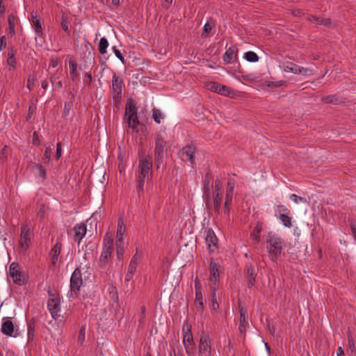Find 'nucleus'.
Returning a JSON list of instances; mask_svg holds the SVG:
<instances>
[{"instance_id": "obj_1", "label": "nucleus", "mask_w": 356, "mask_h": 356, "mask_svg": "<svg viewBox=\"0 0 356 356\" xmlns=\"http://www.w3.org/2000/svg\"><path fill=\"white\" fill-rule=\"evenodd\" d=\"M269 257L272 261H275L281 254L284 241L277 234L268 233L266 239Z\"/></svg>"}, {"instance_id": "obj_2", "label": "nucleus", "mask_w": 356, "mask_h": 356, "mask_svg": "<svg viewBox=\"0 0 356 356\" xmlns=\"http://www.w3.org/2000/svg\"><path fill=\"white\" fill-rule=\"evenodd\" d=\"M154 163L157 168L163 163L164 154L167 153L166 142L163 138L158 134L154 138Z\"/></svg>"}, {"instance_id": "obj_3", "label": "nucleus", "mask_w": 356, "mask_h": 356, "mask_svg": "<svg viewBox=\"0 0 356 356\" xmlns=\"http://www.w3.org/2000/svg\"><path fill=\"white\" fill-rule=\"evenodd\" d=\"M48 295L49 299L47 302V307L52 318L56 320L60 316L58 312H60V299L59 296L53 293L51 291H48Z\"/></svg>"}, {"instance_id": "obj_4", "label": "nucleus", "mask_w": 356, "mask_h": 356, "mask_svg": "<svg viewBox=\"0 0 356 356\" xmlns=\"http://www.w3.org/2000/svg\"><path fill=\"white\" fill-rule=\"evenodd\" d=\"M83 284L82 275L80 268H76L70 278V296L74 297V293L76 295L79 293L81 286Z\"/></svg>"}, {"instance_id": "obj_5", "label": "nucleus", "mask_w": 356, "mask_h": 356, "mask_svg": "<svg viewBox=\"0 0 356 356\" xmlns=\"http://www.w3.org/2000/svg\"><path fill=\"white\" fill-rule=\"evenodd\" d=\"M199 356H211V344L209 336L204 332H202L200 339Z\"/></svg>"}, {"instance_id": "obj_6", "label": "nucleus", "mask_w": 356, "mask_h": 356, "mask_svg": "<svg viewBox=\"0 0 356 356\" xmlns=\"http://www.w3.org/2000/svg\"><path fill=\"white\" fill-rule=\"evenodd\" d=\"M152 168V159L151 156H143L139 159L138 177L145 178Z\"/></svg>"}, {"instance_id": "obj_7", "label": "nucleus", "mask_w": 356, "mask_h": 356, "mask_svg": "<svg viewBox=\"0 0 356 356\" xmlns=\"http://www.w3.org/2000/svg\"><path fill=\"white\" fill-rule=\"evenodd\" d=\"M10 275L12 277L14 283L19 286L26 284V280L19 269L18 264L13 263L9 268Z\"/></svg>"}, {"instance_id": "obj_8", "label": "nucleus", "mask_w": 356, "mask_h": 356, "mask_svg": "<svg viewBox=\"0 0 356 356\" xmlns=\"http://www.w3.org/2000/svg\"><path fill=\"white\" fill-rule=\"evenodd\" d=\"M123 86V79L114 73L112 78V90L114 99L121 98Z\"/></svg>"}, {"instance_id": "obj_9", "label": "nucleus", "mask_w": 356, "mask_h": 356, "mask_svg": "<svg viewBox=\"0 0 356 356\" xmlns=\"http://www.w3.org/2000/svg\"><path fill=\"white\" fill-rule=\"evenodd\" d=\"M246 275L245 276L247 281V286L252 289L255 283L257 276L258 268H255L252 264H248L245 266Z\"/></svg>"}, {"instance_id": "obj_10", "label": "nucleus", "mask_w": 356, "mask_h": 356, "mask_svg": "<svg viewBox=\"0 0 356 356\" xmlns=\"http://www.w3.org/2000/svg\"><path fill=\"white\" fill-rule=\"evenodd\" d=\"M195 150V147L193 145H188L184 147L179 152L181 159L193 163Z\"/></svg>"}, {"instance_id": "obj_11", "label": "nucleus", "mask_w": 356, "mask_h": 356, "mask_svg": "<svg viewBox=\"0 0 356 356\" xmlns=\"http://www.w3.org/2000/svg\"><path fill=\"white\" fill-rule=\"evenodd\" d=\"M140 259V255H139L138 254V251H136V254L133 256L131 260V262L128 268V271L125 275L126 282H129L133 278Z\"/></svg>"}, {"instance_id": "obj_12", "label": "nucleus", "mask_w": 356, "mask_h": 356, "mask_svg": "<svg viewBox=\"0 0 356 356\" xmlns=\"http://www.w3.org/2000/svg\"><path fill=\"white\" fill-rule=\"evenodd\" d=\"M112 248L111 245H103L102 252L99 261V266L104 268L108 264L111 257Z\"/></svg>"}, {"instance_id": "obj_13", "label": "nucleus", "mask_w": 356, "mask_h": 356, "mask_svg": "<svg viewBox=\"0 0 356 356\" xmlns=\"http://www.w3.org/2000/svg\"><path fill=\"white\" fill-rule=\"evenodd\" d=\"M207 86L210 90L220 95L228 96L230 94L231 89L226 86L220 85L216 82H209Z\"/></svg>"}, {"instance_id": "obj_14", "label": "nucleus", "mask_w": 356, "mask_h": 356, "mask_svg": "<svg viewBox=\"0 0 356 356\" xmlns=\"http://www.w3.org/2000/svg\"><path fill=\"white\" fill-rule=\"evenodd\" d=\"M1 331L3 334L6 336L16 337V334L13 335V333L15 332L14 324L9 318H3V322L1 325Z\"/></svg>"}, {"instance_id": "obj_15", "label": "nucleus", "mask_w": 356, "mask_h": 356, "mask_svg": "<svg viewBox=\"0 0 356 356\" xmlns=\"http://www.w3.org/2000/svg\"><path fill=\"white\" fill-rule=\"evenodd\" d=\"M31 231V227L28 224L23 225L21 227V234H20V244L22 246L28 247L29 243L31 241V238L29 237V234Z\"/></svg>"}, {"instance_id": "obj_16", "label": "nucleus", "mask_w": 356, "mask_h": 356, "mask_svg": "<svg viewBox=\"0 0 356 356\" xmlns=\"http://www.w3.org/2000/svg\"><path fill=\"white\" fill-rule=\"evenodd\" d=\"M213 186L212 175L210 172H207L204 179V197L206 198L207 204L209 203L210 188Z\"/></svg>"}, {"instance_id": "obj_17", "label": "nucleus", "mask_w": 356, "mask_h": 356, "mask_svg": "<svg viewBox=\"0 0 356 356\" xmlns=\"http://www.w3.org/2000/svg\"><path fill=\"white\" fill-rule=\"evenodd\" d=\"M63 244L60 241H57L49 252V257L51 259V264L55 266L58 261V257L61 252Z\"/></svg>"}, {"instance_id": "obj_18", "label": "nucleus", "mask_w": 356, "mask_h": 356, "mask_svg": "<svg viewBox=\"0 0 356 356\" xmlns=\"http://www.w3.org/2000/svg\"><path fill=\"white\" fill-rule=\"evenodd\" d=\"M126 230L124 220L122 215L120 216L118 220V227L116 232V241L115 242L122 243L123 241V235Z\"/></svg>"}, {"instance_id": "obj_19", "label": "nucleus", "mask_w": 356, "mask_h": 356, "mask_svg": "<svg viewBox=\"0 0 356 356\" xmlns=\"http://www.w3.org/2000/svg\"><path fill=\"white\" fill-rule=\"evenodd\" d=\"M238 54V49L236 45L229 47L225 51L223 56V60L226 63H232L236 58Z\"/></svg>"}, {"instance_id": "obj_20", "label": "nucleus", "mask_w": 356, "mask_h": 356, "mask_svg": "<svg viewBox=\"0 0 356 356\" xmlns=\"http://www.w3.org/2000/svg\"><path fill=\"white\" fill-rule=\"evenodd\" d=\"M308 21L310 22L311 23L323 25L328 28L332 27L334 26L332 21L330 18H323L315 15H311L310 17H309Z\"/></svg>"}, {"instance_id": "obj_21", "label": "nucleus", "mask_w": 356, "mask_h": 356, "mask_svg": "<svg viewBox=\"0 0 356 356\" xmlns=\"http://www.w3.org/2000/svg\"><path fill=\"white\" fill-rule=\"evenodd\" d=\"M74 230L75 232L74 239L79 244L86 234V225L84 223L76 225L74 226Z\"/></svg>"}, {"instance_id": "obj_22", "label": "nucleus", "mask_w": 356, "mask_h": 356, "mask_svg": "<svg viewBox=\"0 0 356 356\" xmlns=\"http://www.w3.org/2000/svg\"><path fill=\"white\" fill-rule=\"evenodd\" d=\"M219 265L217 264L213 259L210 261L209 264V270H210V277L209 279L211 281H213L216 283L219 277Z\"/></svg>"}, {"instance_id": "obj_23", "label": "nucleus", "mask_w": 356, "mask_h": 356, "mask_svg": "<svg viewBox=\"0 0 356 356\" xmlns=\"http://www.w3.org/2000/svg\"><path fill=\"white\" fill-rule=\"evenodd\" d=\"M137 106L134 101L129 100L126 105L125 115L129 118V121L131 120L134 115H137Z\"/></svg>"}, {"instance_id": "obj_24", "label": "nucleus", "mask_w": 356, "mask_h": 356, "mask_svg": "<svg viewBox=\"0 0 356 356\" xmlns=\"http://www.w3.org/2000/svg\"><path fill=\"white\" fill-rule=\"evenodd\" d=\"M321 101L325 104H333L334 105H339L341 103H344L343 98L339 97L337 95L323 97Z\"/></svg>"}, {"instance_id": "obj_25", "label": "nucleus", "mask_w": 356, "mask_h": 356, "mask_svg": "<svg viewBox=\"0 0 356 356\" xmlns=\"http://www.w3.org/2000/svg\"><path fill=\"white\" fill-rule=\"evenodd\" d=\"M279 208H282L281 211L286 213H281L280 216V219L282 222L283 225L286 227H291L292 226L291 218L288 216L289 212V209L286 207H283L281 205H278Z\"/></svg>"}, {"instance_id": "obj_26", "label": "nucleus", "mask_w": 356, "mask_h": 356, "mask_svg": "<svg viewBox=\"0 0 356 356\" xmlns=\"http://www.w3.org/2000/svg\"><path fill=\"white\" fill-rule=\"evenodd\" d=\"M17 53L16 49L14 47H9L8 49V59L7 63L9 66L15 67L16 65V58L15 55Z\"/></svg>"}, {"instance_id": "obj_27", "label": "nucleus", "mask_w": 356, "mask_h": 356, "mask_svg": "<svg viewBox=\"0 0 356 356\" xmlns=\"http://www.w3.org/2000/svg\"><path fill=\"white\" fill-rule=\"evenodd\" d=\"M263 229V223L261 222H257L256 226L254 227L253 231L250 234L251 238L255 241L256 243H259L260 242V233Z\"/></svg>"}, {"instance_id": "obj_28", "label": "nucleus", "mask_w": 356, "mask_h": 356, "mask_svg": "<svg viewBox=\"0 0 356 356\" xmlns=\"http://www.w3.org/2000/svg\"><path fill=\"white\" fill-rule=\"evenodd\" d=\"M205 240L209 248H211V245L216 246L218 242V238L214 232L211 229L207 230Z\"/></svg>"}, {"instance_id": "obj_29", "label": "nucleus", "mask_w": 356, "mask_h": 356, "mask_svg": "<svg viewBox=\"0 0 356 356\" xmlns=\"http://www.w3.org/2000/svg\"><path fill=\"white\" fill-rule=\"evenodd\" d=\"M35 329V320L34 318H33L27 323L28 341L33 340Z\"/></svg>"}, {"instance_id": "obj_30", "label": "nucleus", "mask_w": 356, "mask_h": 356, "mask_svg": "<svg viewBox=\"0 0 356 356\" xmlns=\"http://www.w3.org/2000/svg\"><path fill=\"white\" fill-rule=\"evenodd\" d=\"M240 325L238 329L241 333H243L245 332V327L248 325V321H246V312L241 307L240 308Z\"/></svg>"}, {"instance_id": "obj_31", "label": "nucleus", "mask_w": 356, "mask_h": 356, "mask_svg": "<svg viewBox=\"0 0 356 356\" xmlns=\"http://www.w3.org/2000/svg\"><path fill=\"white\" fill-rule=\"evenodd\" d=\"M32 22L35 26V33L38 36L42 37L43 35V31L40 18H38L36 15H32Z\"/></svg>"}, {"instance_id": "obj_32", "label": "nucleus", "mask_w": 356, "mask_h": 356, "mask_svg": "<svg viewBox=\"0 0 356 356\" xmlns=\"http://www.w3.org/2000/svg\"><path fill=\"white\" fill-rule=\"evenodd\" d=\"M195 305L196 309L201 313L204 311V303H203V296L202 292H197L195 293Z\"/></svg>"}, {"instance_id": "obj_33", "label": "nucleus", "mask_w": 356, "mask_h": 356, "mask_svg": "<svg viewBox=\"0 0 356 356\" xmlns=\"http://www.w3.org/2000/svg\"><path fill=\"white\" fill-rule=\"evenodd\" d=\"M183 332H184V344H186V341L188 343V345L190 346H195V343L193 341V337L192 332L190 329H188L186 332H185V328H183Z\"/></svg>"}, {"instance_id": "obj_34", "label": "nucleus", "mask_w": 356, "mask_h": 356, "mask_svg": "<svg viewBox=\"0 0 356 356\" xmlns=\"http://www.w3.org/2000/svg\"><path fill=\"white\" fill-rule=\"evenodd\" d=\"M232 199H233L232 194H227L226 193L225 202L224 204V212L225 213L228 214L232 209Z\"/></svg>"}, {"instance_id": "obj_35", "label": "nucleus", "mask_w": 356, "mask_h": 356, "mask_svg": "<svg viewBox=\"0 0 356 356\" xmlns=\"http://www.w3.org/2000/svg\"><path fill=\"white\" fill-rule=\"evenodd\" d=\"M78 65L76 62L70 59L69 61V67H70V73L72 76V80H74V78L78 75L77 72Z\"/></svg>"}, {"instance_id": "obj_36", "label": "nucleus", "mask_w": 356, "mask_h": 356, "mask_svg": "<svg viewBox=\"0 0 356 356\" xmlns=\"http://www.w3.org/2000/svg\"><path fill=\"white\" fill-rule=\"evenodd\" d=\"M115 246H116V253H117V257L118 260H122L124 257V242L122 243H118L115 242Z\"/></svg>"}, {"instance_id": "obj_37", "label": "nucleus", "mask_w": 356, "mask_h": 356, "mask_svg": "<svg viewBox=\"0 0 356 356\" xmlns=\"http://www.w3.org/2000/svg\"><path fill=\"white\" fill-rule=\"evenodd\" d=\"M108 46V42L106 38H102L99 43V51L101 54L106 53V49Z\"/></svg>"}, {"instance_id": "obj_38", "label": "nucleus", "mask_w": 356, "mask_h": 356, "mask_svg": "<svg viewBox=\"0 0 356 356\" xmlns=\"http://www.w3.org/2000/svg\"><path fill=\"white\" fill-rule=\"evenodd\" d=\"M152 117L155 122L159 124L164 116L159 109L154 108L152 110Z\"/></svg>"}, {"instance_id": "obj_39", "label": "nucleus", "mask_w": 356, "mask_h": 356, "mask_svg": "<svg viewBox=\"0 0 356 356\" xmlns=\"http://www.w3.org/2000/svg\"><path fill=\"white\" fill-rule=\"evenodd\" d=\"M214 211L218 215L220 213V209L221 205V197H220L219 193H217L213 197Z\"/></svg>"}, {"instance_id": "obj_40", "label": "nucleus", "mask_w": 356, "mask_h": 356, "mask_svg": "<svg viewBox=\"0 0 356 356\" xmlns=\"http://www.w3.org/2000/svg\"><path fill=\"white\" fill-rule=\"evenodd\" d=\"M244 58L249 62L254 63L259 60V56L254 51H248L245 53Z\"/></svg>"}, {"instance_id": "obj_41", "label": "nucleus", "mask_w": 356, "mask_h": 356, "mask_svg": "<svg viewBox=\"0 0 356 356\" xmlns=\"http://www.w3.org/2000/svg\"><path fill=\"white\" fill-rule=\"evenodd\" d=\"M139 120L138 115H134L131 118V120L129 121V118H127V124L129 128H132L133 131H134L137 126L139 124Z\"/></svg>"}, {"instance_id": "obj_42", "label": "nucleus", "mask_w": 356, "mask_h": 356, "mask_svg": "<svg viewBox=\"0 0 356 356\" xmlns=\"http://www.w3.org/2000/svg\"><path fill=\"white\" fill-rule=\"evenodd\" d=\"M292 73L298 74H306L307 72V69L303 67H300L296 64L293 63V65H292Z\"/></svg>"}, {"instance_id": "obj_43", "label": "nucleus", "mask_w": 356, "mask_h": 356, "mask_svg": "<svg viewBox=\"0 0 356 356\" xmlns=\"http://www.w3.org/2000/svg\"><path fill=\"white\" fill-rule=\"evenodd\" d=\"M51 154V149L49 147H46L43 157L42 158L44 163H48L50 161Z\"/></svg>"}, {"instance_id": "obj_44", "label": "nucleus", "mask_w": 356, "mask_h": 356, "mask_svg": "<svg viewBox=\"0 0 356 356\" xmlns=\"http://www.w3.org/2000/svg\"><path fill=\"white\" fill-rule=\"evenodd\" d=\"M145 179V178H141L140 177H138V179L137 192H138L139 196L140 195V193H143V191H144Z\"/></svg>"}, {"instance_id": "obj_45", "label": "nucleus", "mask_w": 356, "mask_h": 356, "mask_svg": "<svg viewBox=\"0 0 356 356\" xmlns=\"http://www.w3.org/2000/svg\"><path fill=\"white\" fill-rule=\"evenodd\" d=\"M70 22L67 20V17H65V16H62L61 17V27L62 29L67 33H70V29H69V26H70Z\"/></svg>"}, {"instance_id": "obj_46", "label": "nucleus", "mask_w": 356, "mask_h": 356, "mask_svg": "<svg viewBox=\"0 0 356 356\" xmlns=\"http://www.w3.org/2000/svg\"><path fill=\"white\" fill-rule=\"evenodd\" d=\"M85 334H86V328L84 326H82L80 328L79 336L77 338V341L79 344H82L85 340Z\"/></svg>"}, {"instance_id": "obj_47", "label": "nucleus", "mask_w": 356, "mask_h": 356, "mask_svg": "<svg viewBox=\"0 0 356 356\" xmlns=\"http://www.w3.org/2000/svg\"><path fill=\"white\" fill-rule=\"evenodd\" d=\"M211 301H212V309L213 310H217L219 307V305L217 302V300H216V291L213 288H212V291H211Z\"/></svg>"}, {"instance_id": "obj_48", "label": "nucleus", "mask_w": 356, "mask_h": 356, "mask_svg": "<svg viewBox=\"0 0 356 356\" xmlns=\"http://www.w3.org/2000/svg\"><path fill=\"white\" fill-rule=\"evenodd\" d=\"M235 181L233 179H229L227 181V194H232L234 188Z\"/></svg>"}, {"instance_id": "obj_49", "label": "nucleus", "mask_w": 356, "mask_h": 356, "mask_svg": "<svg viewBox=\"0 0 356 356\" xmlns=\"http://www.w3.org/2000/svg\"><path fill=\"white\" fill-rule=\"evenodd\" d=\"M290 199L296 204H298L299 202L307 203V200L305 197L298 196L296 194L291 195Z\"/></svg>"}, {"instance_id": "obj_50", "label": "nucleus", "mask_w": 356, "mask_h": 356, "mask_svg": "<svg viewBox=\"0 0 356 356\" xmlns=\"http://www.w3.org/2000/svg\"><path fill=\"white\" fill-rule=\"evenodd\" d=\"M348 348L350 350L351 353H354L355 350L354 340L350 332L348 333Z\"/></svg>"}, {"instance_id": "obj_51", "label": "nucleus", "mask_w": 356, "mask_h": 356, "mask_svg": "<svg viewBox=\"0 0 356 356\" xmlns=\"http://www.w3.org/2000/svg\"><path fill=\"white\" fill-rule=\"evenodd\" d=\"M266 86L269 88H277L282 86L284 84L283 81H266Z\"/></svg>"}, {"instance_id": "obj_52", "label": "nucleus", "mask_w": 356, "mask_h": 356, "mask_svg": "<svg viewBox=\"0 0 356 356\" xmlns=\"http://www.w3.org/2000/svg\"><path fill=\"white\" fill-rule=\"evenodd\" d=\"M145 310H146L145 307L144 305L142 306L140 308V314H139V316H138V322H139L140 325H142L145 321Z\"/></svg>"}, {"instance_id": "obj_53", "label": "nucleus", "mask_w": 356, "mask_h": 356, "mask_svg": "<svg viewBox=\"0 0 356 356\" xmlns=\"http://www.w3.org/2000/svg\"><path fill=\"white\" fill-rule=\"evenodd\" d=\"M113 52L115 53V55L116 56V57L123 63L124 64L125 63V60H124V56H122V53L120 52V51L119 49H117V47L115 46L113 47Z\"/></svg>"}, {"instance_id": "obj_54", "label": "nucleus", "mask_w": 356, "mask_h": 356, "mask_svg": "<svg viewBox=\"0 0 356 356\" xmlns=\"http://www.w3.org/2000/svg\"><path fill=\"white\" fill-rule=\"evenodd\" d=\"M35 80H36V79L34 76H30L28 77L26 86L30 91L32 90V89L35 85Z\"/></svg>"}, {"instance_id": "obj_55", "label": "nucleus", "mask_w": 356, "mask_h": 356, "mask_svg": "<svg viewBox=\"0 0 356 356\" xmlns=\"http://www.w3.org/2000/svg\"><path fill=\"white\" fill-rule=\"evenodd\" d=\"M45 215V206L42 204L37 212V218H38L40 220L44 218Z\"/></svg>"}, {"instance_id": "obj_56", "label": "nucleus", "mask_w": 356, "mask_h": 356, "mask_svg": "<svg viewBox=\"0 0 356 356\" xmlns=\"http://www.w3.org/2000/svg\"><path fill=\"white\" fill-rule=\"evenodd\" d=\"M62 155V144L60 142H58L56 145V153L55 158L56 160H58Z\"/></svg>"}, {"instance_id": "obj_57", "label": "nucleus", "mask_w": 356, "mask_h": 356, "mask_svg": "<svg viewBox=\"0 0 356 356\" xmlns=\"http://www.w3.org/2000/svg\"><path fill=\"white\" fill-rule=\"evenodd\" d=\"M15 15L10 14L8 17V27L15 26Z\"/></svg>"}, {"instance_id": "obj_58", "label": "nucleus", "mask_w": 356, "mask_h": 356, "mask_svg": "<svg viewBox=\"0 0 356 356\" xmlns=\"http://www.w3.org/2000/svg\"><path fill=\"white\" fill-rule=\"evenodd\" d=\"M35 167L39 170L40 174L39 175L42 177L43 179H45L46 177V170L45 168L40 164H36Z\"/></svg>"}, {"instance_id": "obj_59", "label": "nucleus", "mask_w": 356, "mask_h": 356, "mask_svg": "<svg viewBox=\"0 0 356 356\" xmlns=\"http://www.w3.org/2000/svg\"><path fill=\"white\" fill-rule=\"evenodd\" d=\"M33 144L35 146H38L40 144L38 134L36 131H34L33 134Z\"/></svg>"}, {"instance_id": "obj_60", "label": "nucleus", "mask_w": 356, "mask_h": 356, "mask_svg": "<svg viewBox=\"0 0 356 356\" xmlns=\"http://www.w3.org/2000/svg\"><path fill=\"white\" fill-rule=\"evenodd\" d=\"M6 36L3 35L0 38V51L3 50L6 47Z\"/></svg>"}, {"instance_id": "obj_61", "label": "nucleus", "mask_w": 356, "mask_h": 356, "mask_svg": "<svg viewBox=\"0 0 356 356\" xmlns=\"http://www.w3.org/2000/svg\"><path fill=\"white\" fill-rule=\"evenodd\" d=\"M7 158V146H4L0 152V159H6Z\"/></svg>"}, {"instance_id": "obj_62", "label": "nucleus", "mask_w": 356, "mask_h": 356, "mask_svg": "<svg viewBox=\"0 0 356 356\" xmlns=\"http://www.w3.org/2000/svg\"><path fill=\"white\" fill-rule=\"evenodd\" d=\"M292 65H293V63H287L285 65H284V70L287 72H292Z\"/></svg>"}, {"instance_id": "obj_63", "label": "nucleus", "mask_w": 356, "mask_h": 356, "mask_svg": "<svg viewBox=\"0 0 356 356\" xmlns=\"http://www.w3.org/2000/svg\"><path fill=\"white\" fill-rule=\"evenodd\" d=\"M212 26L209 23H206L203 27L204 32L206 33H209L212 30Z\"/></svg>"}, {"instance_id": "obj_64", "label": "nucleus", "mask_w": 356, "mask_h": 356, "mask_svg": "<svg viewBox=\"0 0 356 356\" xmlns=\"http://www.w3.org/2000/svg\"><path fill=\"white\" fill-rule=\"evenodd\" d=\"M113 239L110 236H106L104 239L103 245H111L112 247Z\"/></svg>"}]
</instances>
